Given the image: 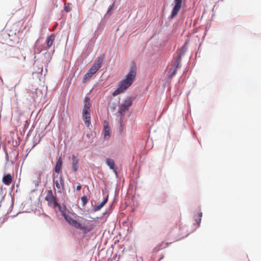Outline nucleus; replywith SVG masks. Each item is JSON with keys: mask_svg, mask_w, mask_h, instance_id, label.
Returning a JSON list of instances; mask_svg holds the SVG:
<instances>
[{"mask_svg": "<svg viewBox=\"0 0 261 261\" xmlns=\"http://www.w3.org/2000/svg\"><path fill=\"white\" fill-rule=\"evenodd\" d=\"M136 74V65L134 62H132L129 72L126 75L125 78L119 83V87L113 93V96H117L129 87L135 80Z\"/></svg>", "mask_w": 261, "mask_h": 261, "instance_id": "nucleus-1", "label": "nucleus"}, {"mask_svg": "<svg viewBox=\"0 0 261 261\" xmlns=\"http://www.w3.org/2000/svg\"><path fill=\"white\" fill-rule=\"evenodd\" d=\"M63 216L69 225L82 230L84 233L92 231L95 227L91 221L85 220L83 222H81L73 218L72 215L63 214Z\"/></svg>", "mask_w": 261, "mask_h": 261, "instance_id": "nucleus-2", "label": "nucleus"}, {"mask_svg": "<svg viewBox=\"0 0 261 261\" xmlns=\"http://www.w3.org/2000/svg\"><path fill=\"white\" fill-rule=\"evenodd\" d=\"M90 99L89 98L85 99V105L83 110V119L87 127H89L91 123V117L90 113Z\"/></svg>", "mask_w": 261, "mask_h": 261, "instance_id": "nucleus-3", "label": "nucleus"}, {"mask_svg": "<svg viewBox=\"0 0 261 261\" xmlns=\"http://www.w3.org/2000/svg\"><path fill=\"white\" fill-rule=\"evenodd\" d=\"M181 55L177 53L174 55L173 60L172 61V67L170 68L168 71V76L172 77L176 73V69L179 67L181 61Z\"/></svg>", "mask_w": 261, "mask_h": 261, "instance_id": "nucleus-4", "label": "nucleus"}, {"mask_svg": "<svg viewBox=\"0 0 261 261\" xmlns=\"http://www.w3.org/2000/svg\"><path fill=\"white\" fill-rule=\"evenodd\" d=\"M133 101V98H127L120 107L118 111L119 113L122 115H124L126 111H127L128 110L129 107L132 105Z\"/></svg>", "mask_w": 261, "mask_h": 261, "instance_id": "nucleus-5", "label": "nucleus"}, {"mask_svg": "<svg viewBox=\"0 0 261 261\" xmlns=\"http://www.w3.org/2000/svg\"><path fill=\"white\" fill-rule=\"evenodd\" d=\"M54 185L57 189L58 192L61 193L64 190V181L62 175L56 176L53 179Z\"/></svg>", "mask_w": 261, "mask_h": 261, "instance_id": "nucleus-6", "label": "nucleus"}, {"mask_svg": "<svg viewBox=\"0 0 261 261\" xmlns=\"http://www.w3.org/2000/svg\"><path fill=\"white\" fill-rule=\"evenodd\" d=\"M182 0H174V7L172 9L171 18H174L178 14L181 8Z\"/></svg>", "mask_w": 261, "mask_h": 261, "instance_id": "nucleus-7", "label": "nucleus"}, {"mask_svg": "<svg viewBox=\"0 0 261 261\" xmlns=\"http://www.w3.org/2000/svg\"><path fill=\"white\" fill-rule=\"evenodd\" d=\"M45 199L48 202L49 204L54 207H58L60 208V205L57 202L56 198L54 196H46Z\"/></svg>", "mask_w": 261, "mask_h": 261, "instance_id": "nucleus-8", "label": "nucleus"}, {"mask_svg": "<svg viewBox=\"0 0 261 261\" xmlns=\"http://www.w3.org/2000/svg\"><path fill=\"white\" fill-rule=\"evenodd\" d=\"M104 60H105V55H100L99 56H98L97 58V59L95 60V62L93 64V65L99 69L102 66V64L104 61Z\"/></svg>", "mask_w": 261, "mask_h": 261, "instance_id": "nucleus-9", "label": "nucleus"}, {"mask_svg": "<svg viewBox=\"0 0 261 261\" xmlns=\"http://www.w3.org/2000/svg\"><path fill=\"white\" fill-rule=\"evenodd\" d=\"M106 163L108 166L110 167V168L116 173L117 174V169L115 167V164L114 161L111 159L108 158L106 159Z\"/></svg>", "mask_w": 261, "mask_h": 261, "instance_id": "nucleus-10", "label": "nucleus"}, {"mask_svg": "<svg viewBox=\"0 0 261 261\" xmlns=\"http://www.w3.org/2000/svg\"><path fill=\"white\" fill-rule=\"evenodd\" d=\"M62 166V157L60 156L58 159V160L56 162V164L55 168V171L56 173H59L61 171Z\"/></svg>", "mask_w": 261, "mask_h": 261, "instance_id": "nucleus-11", "label": "nucleus"}, {"mask_svg": "<svg viewBox=\"0 0 261 261\" xmlns=\"http://www.w3.org/2000/svg\"><path fill=\"white\" fill-rule=\"evenodd\" d=\"M2 181L4 184L9 186L12 181V176L10 174H8L3 177Z\"/></svg>", "mask_w": 261, "mask_h": 261, "instance_id": "nucleus-12", "label": "nucleus"}, {"mask_svg": "<svg viewBox=\"0 0 261 261\" xmlns=\"http://www.w3.org/2000/svg\"><path fill=\"white\" fill-rule=\"evenodd\" d=\"M79 160L76 155L73 154L72 155V169L74 171H76L78 169Z\"/></svg>", "mask_w": 261, "mask_h": 261, "instance_id": "nucleus-13", "label": "nucleus"}, {"mask_svg": "<svg viewBox=\"0 0 261 261\" xmlns=\"http://www.w3.org/2000/svg\"><path fill=\"white\" fill-rule=\"evenodd\" d=\"M55 39V35L54 34H51L49 37H47L46 39V43L47 48H49L52 45Z\"/></svg>", "mask_w": 261, "mask_h": 261, "instance_id": "nucleus-14", "label": "nucleus"}, {"mask_svg": "<svg viewBox=\"0 0 261 261\" xmlns=\"http://www.w3.org/2000/svg\"><path fill=\"white\" fill-rule=\"evenodd\" d=\"M104 138L108 140L110 137V127L108 125H105L103 128Z\"/></svg>", "mask_w": 261, "mask_h": 261, "instance_id": "nucleus-15", "label": "nucleus"}, {"mask_svg": "<svg viewBox=\"0 0 261 261\" xmlns=\"http://www.w3.org/2000/svg\"><path fill=\"white\" fill-rule=\"evenodd\" d=\"M108 199V196L106 198H105L103 201L101 202L100 204H97L95 206L94 208L95 211H98L100 210L104 205L107 202Z\"/></svg>", "mask_w": 261, "mask_h": 261, "instance_id": "nucleus-16", "label": "nucleus"}, {"mask_svg": "<svg viewBox=\"0 0 261 261\" xmlns=\"http://www.w3.org/2000/svg\"><path fill=\"white\" fill-rule=\"evenodd\" d=\"M94 74H92L89 71L88 72L85 74L84 79H83V82L86 83L88 80H89Z\"/></svg>", "mask_w": 261, "mask_h": 261, "instance_id": "nucleus-17", "label": "nucleus"}, {"mask_svg": "<svg viewBox=\"0 0 261 261\" xmlns=\"http://www.w3.org/2000/svg\"><path fill=\"white\" fill-rule=\"evenodd\" d=\"M99 69L97 67L93 65L88 71L92 73V74H94Z\"/></svg>", "mask_w": 261, "mask_h": 261, "instance_id": "nucleus-18", "label": "nucleus"}, {"mask_svg": "<svg viewBox=\"0 0 261 261\" xmlns=\"http://www.w3.org/2000/svg\"><path fill=\"white\" fill-rule=\"evenodd\" d=\"M202 216V213L201 212L199 213V214H198L199 219L196 220V222H197V223L198 224V225H200V222H201V218Z\"/></svg>", "mask_w": 261, "mask_h": 261, "instance_id": "nucleus-19", "label": "nucleus"}, {"mask_svg": "<svg viewBox=\"0 0 261 261\" xmlns=\"http://www.w3.org/2000/svg\"><path fill=\"white\" fill-rule=\"evenodd\" d=\"M82 200L84 204H85L87 202V198L86 196H83L82 197Z\"/></svg>", "mask_w": 261, "mask_h": 261, "instance_id": "nucleus-20", "label": "nucleus"}, {"mask_svg": "<svg viewBox=\"0 0 261 261\" xmlns=\"http://www.w3.org/2000/svg\"><path fill=\"white\" fill-rule=\"evenodd\" d=\"M54 196V195L53 194L52 190H50L48 191L47 195L46 196Z\"/></svg>", "mask_w": 261, "mask_h": 261, "instance_id": "nucleus-21", "label": "nucleus"}, {"mask_svg": "<svg viewBox=\"0 0 261 261\" xmlns=\"http://www.w3.org/2000/svg\"><path fill=\"white\" fill-rule=\"evenodd\" d=\"M81 188H82V186H81V185L80 184L79 185H78V186L76 187V190H77V191H80V190H81Z\"/></svg>", "mask_w": 261, "mask_h": 261, "instance_id": "nucleus-22", "label": "nucleus"}, {"mask_svg": "<svg viewBox=\"0 0 261 261\" xmlns=\"http://www.w3.org/2000/svg\"><path fill=\"white\" fill-rule=\"evenodd\" d=\"M113 6H114V4L109 8V9L108 11V13H109L112 10Z\"/></svg>", "mask_w": 261, "mask_h": 261, "instance_id": "nucleus-23", "label": "nucleus"}, {"mask_svg": "<svg viewBox=\"0 0 261 261\" xmlns=\"http://www.w3.org/2000/svg\"><path fill=\"white\" fill-rule=\"evenodd\" d=\"M65 9H66V11H68V8H66L65 7Z\"/></svg>", "mask_w": 261, "mask_h": 261, "instance_id": "nucleus-24", "label": "nucleus"}, {"mask_svg": "<svg viewBox=\"0 0 261 261\" xmlns=\"http://www.w3.org/2000/svg\"><path fill=\"white\" fill-rule=\"evenodd\" d=\"M65 9H66V11H68V8H66L65 7Z\"/></svg>", "mask_w": 261, "mask_h": 261, "instance_id": "nucleus-25", "label": "nucleus"}, {"mask_svg": "<svg viewBox=\"0 0 261 261\" xmlns=\"http://www.w3.org/2000/svg\"><path fill=\"white\" fill-rule=\"evenodd\" d=\"M117 261H118V260H117Z\"/></svg>", "mask_w": 261, "mask_h": 261, "instance_id": "nucleus-26", "label": "nucleus"}]
</instances>
